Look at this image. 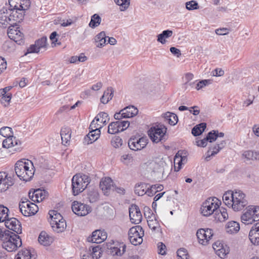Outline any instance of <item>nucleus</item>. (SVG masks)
<instances>
[{
    "mask_svg": "<svg viewBox=\"0 0 259 259\" xmlns=\"http://www.w3.org/2000/svg\"><path fill=\"white\" fill-rule=\"evenodd\" d=\"M10 8H3L0 11V26L6 28L8 25H17L22 21L24 12H20L18 8V3L14 0H9Z\"/></svg>",
    "mask_w": 259,
    "mask_h": 259,
    "instance_id": "f257e3e1",
    "label": "nucleus"
},
{
    "mask_svg": "<svg viewBox=\"0 0 259 259\" xmlns=\"http://www.w3.org/2000/svg\"><path fill=\"white\" fill-rule=\"evenodd\" d=\"M15 172L20 180L25 181H30L34 174L32 162L28 160L18 161L15 164Z\"/></svg>",
    "mask_w": 259,
    "mask_h": 259,
    "instance_id": "f03ea898",
    "label": "nucleus"
},
{
    "mask_svg": "<svg viewBox=\"0 0 259 259\" xmlns=\"http://www.w3.org/2000/svg\"><path fill=\"white\" fill-rule=\"evenodd\" d=\"M0 239L2 241L3 248L8 252L15 251L22 245L20 237L9 230L4 231Z\"/></svg>",
    "mask_w": 259,
    "mask_h": 259,
    "instance_id": "7ed1b4c3",
    "label": "nucleus"
},
{
    "mask_svg": "<svg viewBox=\"0 0 259 259\" xmlns=\"http://www.w3.org/2000/svg\"><path fill=\"white\" fill-rule=\"evenodd\" d=\"M141 167L147 171L155 173L158 176L163 175L164 171L169 168L163 158L159 157L143 163Z\"/></svg>",
    "mask_w": 259,
    "mask_h": 259,
    "instance_id": "20e7f679",
    "label": "nucleus"
},
{
    "mask_svg": "<svg viewBox=\"0 0 259 259\" xmlns=\"http://www.w3.org/2000/svg\"><path fill=\"white\" fill-rule=\"evenodd\" d=\"M88 176L84 174H76L72 179V189L74 195L82 192L90 183Z\"/></svg>",
    "mask_w": 259,
    "mask_h": 259,
    "instance_id": "39448f33",
    "label": "nucleus"
},
{
    "mask_svg": "<svg viewBox=\"0 0 259 259\" xmlns=\"http://www.w3.org/2000/svg\"><path fill=\"white\" fill-rule=\"evenodd\" d=\"M166 128L163 125L152 126L148 131V135L153 143L165 142L167 139Z\"/></svg>",
    "mask_w": 259,
    "mask_h": 259,
    "instance_id": "423d86ee",
    "label": "nucleus"
},
{
    "mask_svg": "<svg viewBox=\"0 0 259 259\" xmlns=\"http://www.w3.org/2000/svg\"><path fill=\"white\" fill-rule=\"evenodd\" d=\"M221 203V201L216 197L208 198L201 206V213L205 217L210 216L214 211H218L217 209Z\"/></svg>",
    "mask_w": 259,
    "mask_h": 259,
    "instance_id": "0eeeda50",
    "label": "nucleus"
},
{
    "mask_svg": "<svg viewBox=\"0 0 259 259\" xmlns=\"http://www.w3.org/2000/svg\"><path fill=\"white\" fill-rule=\"evenodd\" d=\"M241 222L245 225L252 224L259 220V206H249L241 217Z\"/></svg>",
    "mask_w": 259,
    "mask_h": 259,
    "instance_id": "6e6552de",
    "label": "nucleus"
},
{
    "mask_svg": "<svg viewBox=\"0 0 259 259\" xmlns=\"http://www.w3.org/2000/svg\"><path fill=\"white\" fill-rule=\"evenodd\" d=\"M19 207L22 214L29 217L35 214L38 210V206L27 198H23L19 203Z\"/></svg>",
    "mask_w": 259,
    "mask_h": 259,
    "instance_id": "1a4fd4ad",
    "label": "nucleus"
},
{
    "mask_svg": "<svg viewBox=\"0 0 259 259\" xmlns=\"http://www.w3.org/2000/svg\"><path fill=\"white\" fill-rule=\"evenodd\" d=\"M231 208L235 211L242 210L247 204L245 195L240 190H235Z\"/></svg>",
    "mask_w": 259,
    "mask_h": 259,
    "instance_id": "9d476101",
    "label": "nucleus"
},
{
    "mask_svg": "<svg viewBox=\"0 0 259 259\" xmlns=\"http://www.w3.org/2000/svg\"><path fill=\"white\" fill-rule=\"evenodd\" d=\"M144 233L140 226H136L131 228L128 231V237L131 243L134 245L141 244Z\"/></svg>",
    "mask_w": 259,
    "mask_h": 259,
    "instance_id": "9b49d317",
    "label": "nucleus"
},
{
    "mask_svg": "<svg viewBox=\"0 0 259 259\" xmlns=\"http://www.w3.org/2000/svg\"><path fill=\"white\" fill-rule=\"evenodd\" d=\"M158 188L159 190H162L163 187L160 184H155L152 185L150 188L147 187V185L145 183H140L137 184L135 187V192L139 196H143L147 194L149 196H153L154 193L152 192L154 189Z\"/></svg>",
    "mask_w": 259,
    "mask_h": 259,
    "instance_id": "f8f14e48",
    "label": "nucleus"
},
{
    "mask_svg": "<svg viewBox=\"0 0 259 259\" xmlns=\"http://www.w3.org/2000/svg\"><path fill=\"white\" fill-rule=\"evenodd\" d=\"M17 25H10L8 29L7 34L9 37L19 45L24 44V35L16 27Z\"/></svg>",
    "mask_w": 259,
    "mask_h": 259,
    "instance_id": "ddd939ff",
    "label": "nucleus"
},
{
    "mask_svg": "<svg viewBox=\"0 0 259 259\" xmlns=\"http://www.w3.org/2000/svg\"><path fill=\"white\" fill-rule=\"evenodd\" d=\"M71 208L75 214L80 217L87 215L92 211L91 207L89 205L77 201L72 202Z\"/></svg>",
    "mask_w": 259,
    "mask_h": 259,
    "instance_id": "4468645a",
    "label": "nucleus"
},
{
    "mask_svg": "<svg viewBox=\"0 0 259 259\" xmlns=\"http://www.w3.org/2000/svg\"><path fill=\"white\" fill-rule=\"evenodd\" d=\"M147 143L148 139L146 137H133L129 139L128 142L130 148L134 151L140 150L143 149Z\"/></svg>",
    "mask_w": 259,
    "mask_h": 259,
    "instance_id": "2eb2a0df",
    "label": "nucleus"
},
{
    "mask_svg": "<svg viewBox=\"0 0 259 259\" xmlns=\"http://www.w3.org/2000/svg\"><path fill=\"white\" fill-rule=\"evenodd\" d=\"M138 110L134 106H129L121 110L119 112L114 114V118L120 120L122 118H131L136 115Z\"/></svg>",
    "mask_w": 259,
    "mask_h": 259,
    "instance_id": "dca6fc26",
    "label": "nucleus"
},
{
    "mask_svg": "<svg viewBox=\"0 0 259 259\" xmlns=\"http://www.w3.org/2000/svg\"><path fill=\"white\" fill-rule=\"evenodd\" d=\"M196 235L199 243L203 245H206L213 236V231L208 228L200 229L197 231Z\"/></svg>",
    "mask_w": 259,
    "mask_h": 259,
    "instance_id": "f3484780",
    "label": "nucleus"
},
{
    "mask_svg": "<svg viewBox=\"0 0 259 259\" xmlns=\"http://www.w3.org/2000/svg\"><path fill=\"white\" fill-rule=\"evenodd\" d=\"M14 184V180L12 177L5 172H0V192L6 191Z\"/></svg>",
    "mask_w": 259,
    "mask_h": 259,
    "instance_id": "a211bd4d",
    "label": "nucleus"
},
{
    "mask_svg": "<svg viewBox=\"0 0 259 259\" xmlns=\"http://www.w3.org/2000/svg\"><path fill=\"white\" fill-rule=\"evenodd\" d=\"M129 215L131 222L135 224H138L142 220V215L139 207L136 204H132L129 207Z\"/></svg>",
    "mask_w": 259,
    "mask_h": 259,
    "instance_id": "6ab92c4d",
    "label": "nucleus"
},
{
    "mask_svg": "<svg viewBox=\"0 0 259 259\" xmlns=\"http://www.w3.org/2000/svg\"><path fill=\"white\" fill-rule=\"evenodd\" d=\"M21 142L13 136L7 137L3 142V147L5 148L14 147V151H20L21 150Z\"/></svg>",
    "mask_w": 259,
    "mask_h": 259,
    "instance_id": "aec40b11",
    "label": "nucleus"
},
{
    "mask_svg": "<svg viewBox=\"0 0 259 259\" xmlns=\"http://www.w3.org/2000/svg\"><path fill=\"white\" fill-rule=\"evenodd\" d=\"M47 46V37H42L36 40L34 45H32L28 49V53H38L42 49H46Z\"/></svg>",
    "mask_w": 259,
    "mask_h": 259,
    "instance_id": "412c9836",
    "label": "nucleus"
},
{
    "mask_svg": "<svg viewBox=\"0 0 259 259\" xmlns=\"http://www.w3.org/2000/svg\"><path fill=\"white\" fill-rule=\"evenodd\" d=\"M6 227L17 234L21 233L22 228L20 222L16 218H8L4 221Z\"/></svg>",
    "mask_w": 259,
    "mask_h": 259,
    "instance_id": "4be33fe9",
    "label": "nucleus"
},
{
    "mask_svg": "<svg viewBox=\"0 0 259 259\" xmlns=\"http://www.w3.org/2000/svg\"><path fill=\"white\" fill-rule=\"evenodd\" d=\"M107 234L104 230H97L94 231L91 237L88 238V241L95 243H101L107 238Z\"/></svg>",
    "mask_w": 259,
    "mask_h": 259,
    "instance_id": "5701e85b",
    "label": "nucleus"
},
{
    "mask_svg": "<svg viewBox=\"0 0 259 259\" xmlns=\"http://www.w3.org/2000/svg\"><path fill=\"white\" fill-rule=\"evenodd\" d=\"M48 195V192L45 190L37 189L34 190L32 194L31 192L29 193V196L31 200L35 202L41 201Z\"/></svg>",
    "mask_w": 259,
    "mask_h": 259,
    "instance_id": "b1692460",
    "label": "nucleus"
},
{
    "mask_svg": "<svg viewBox=\"0 0 259 259\" xmlns=\"http://www.w3.org/2000/svg\"><path fill=\"white\" fill-rule=\"evenodd\" d=\"M249 238L253 244L259 243V222L252 226L249 232Z\"/></svg>",
    "mask_w": 259,
    "mask_h": 259,
    "instance_id": "393cba45",
    "label": "nucleus"
},
{
    "mask_svg": "<svg viewBox=\"0 0 259 259\" xmlns=\"http://www.w3.org/2000/svg\"><path fill=\"white\" fill-rule=\"evenodd\" d=\"M225 141H222L219 144H218L217 145L210 148L206 153V155L205 158V160H210L211 157L217 154L220 151V150L225 147Z\"/></svg>",
    "mask_w": 259,
    "mask_h": 259,
    "instance_id": "a878e982",
    "label": "nucleus"
},
{
    "mask_svg": "<svg viewBox=\"0 0 259 259\" xmlns=\"http://www.w3.org/2000/svg\"><path fill=\"white\" fill-rule=\"evenodd\" d=\"M100 186L104 194L107 195L108 192L111 190H114V187L113 185V182L111 178H105L102 179L100 182Z\"/></svg>",
    "mask_w": 259,
    "mask_h": 259,
    "instance_id": "bb28decb",
    "label": "nucleus"
},
{
    "mask_svg": "<svg viewBox=\"0 0 259 259\" xmlns=\"http://www.w3.org/2000/svg\"><path fill=\"white\" fill-rule=\"evenodd\" d=\"M126 245L123 243H118L110 247V253L112 255L121 256L125 251Z\"/></svg>",
    "mask_w": 259,
    "mask_h": 259,
    "instance_id": "cd10ccee",
    "label": "nucleus"
},
{
    "mask_svg": "<svg viewBox=\"0 0 259 259\" xmlns=\"http://www.w3.org/2000/svg\"><path fill=\"white\" fill-rule=\"evenodd\" d=\"M38 241L44 246H49L53 242V239L46 232L42 231L38 236Z\"/></svg>",
    "mask_w": 259,
    "mask_h": 259,
    "instance_id": "c85d7f7f",
    "label": "nucleus"
},
{
    "mask_svg": "<svg viewBox=\"0 0 259 259\" xmlns=\"http://www.w3.org/2000/svg\"><path fill=\"white\" fill-rule=\"evenodd\" d=\"M95 120L101 125V127L106 125L109 121V117L108 114L104 112L99 113L95 118Z\"/></svg>",
    "mask_w": 259,
    "mask_h": 259,
    "instance_id": "c756f323",
    "label": "nucleus"
},
{
    "mask_svg": "<svg viewBox=\"0 0 259 259\" xmlns=\"http://www.w3.org/2000/svg\"><path fill=\"white\" fill-rule=\"evenodd\" d=\"M107 37L104 31H101L98 33L95 37L96 46L98 48L104 47L106 44Z\"/></svg>",
    "mask_w": 259,
    "mask_h": 259,
    "instance_id": "7c9ffc66",
    "label": "nucleus"
},
{
    "mask_svg": "<svg viewBox=\"0 0 259 259\" xmlns=\"http://www.w3.org/2000/svg\"><path fill=\"white\" fill-rule=\"evenodd\" d=\"M149 227L153 231L159 232L160 230V225L155 219L154 216H148L147 220Z\"/></svg>",
    "mask_w": 259,
    "mask_h": 259,
    "instance_id": "2f4dec72",
    "label": "nucleus"
},
{
    "mask_svg": "<svg viewBox=\"0 0 259 259\" xmlns=\"http://www.w3.org/2000/svg\"><path fill=\"white\" fill-rule=\"evenodd\" d=\"M240 229V225L235 221H231L227 223L226 226V232L230 234L236 233Z\"/></svg>",
    "mask_w": 259,
    "mask_h": 259,
    "instance_id": "473e14b6",
    "label": "nucleus"
},
{
    "mask_svg": "<svg viewBox=\"0 0 259 259\" xmlns=\"http://www.w3.org/2000/svg\"><path fill=\"white\" fill-rule=\"evenodd\" d=\"M242 156L247 160H259V152L252 150L245 151L242 154Z\"/></svg>",
    "mask_w": 259,
    "mask_h": 259,
    "instance_id": "72a5a7b5",
    "label": "nucleus"
},
{
    "mask_svg": "<svg viewBox=\"0 0 259 259\" xmlns=\"http://www.w3.org/2000/svg\"><path fill=\"white\" fill-rule=\"evenodd\" d=\"M100 134V130L94 129L93 131H90V133L87 135V138H85L88 144L92 143L96 141Z\"/></svg>",
    "mask_w": 259,
    "mask_h": 259,
    "instance_id": "f704fd0d",
    "label": "nucleus"
},
{
    "mask_svg": "<svg viewBox=\"0 0 259 259\" xmlns=\"http://www.w3.org/2000/svg\"><path fill=\"white\" fill-rule=\"evenodd\" d=\"M51 218L50 224L51 226L56 225V223L63 219L61 214L55 210H51L49 213Z\"/></svg>",
    "mask_w": 259,
    "mask_h": 259,
    "instance_id": "c9c22d12",
    "label": "nucleus"
},
{
    "mask_svg": "<svg viewBox=\"0 0 259 259\" xmlns=\"http://www.w3.org/2000/svg\"><path fill=\"white\" fill-rule=\"evenodd\" d=\"M113 93L114 91L112 88H108L107 90L104 92L103 96L101 98V102L103 104H107L112 98Z\"/></svg>",
    "mask_w": 259,
    "mask_h": 259,
    "instance_id": "e433bc0d",
    "label": "nucleus"
},
{
    "mask_svg": "<svg viewBox=\"0 0 259 259\" xmlns=\"http://www.w3.org/2000/svg\"><path fill=\"white\" fill-rule=\"evenodd\" d=\"M173 32L172 30H166L157 35V41L162 44L166 43V38H168L172 36Z\"/></svg>",
    "mask_w": 259,
    "mask_h": 259,
    "instance_id": "4c0bfd02",
    "label": "nucleus"
},
{
    "mask_svg": "<svg viewBox=\"0 0 259 259\" xmlns=\"http://www.w3.org/2000/svg\"><path fill=\"white\" fill-rule=\"evenodd\" d=\"M14 2L18 3V8L20 12H23L27 10L30 6V0H14Z\"/></svg>",
    "mask_w": 259,
    "mask_h": 259,
    "instance_id": "58836bf2",
    "label": "nucleus"
},
{
    "mask_svg": "<svg viewBox=\"0 0 259 259\" xmlns=\"http://www.w3.org/2000/svg\"><path fill=\"white\" fill-rule=\"evenodd\" d=\"M186 160V158L184 156L182 157L181 155H179L178 153H177L174 158V169L176 171H178L181 168L182 164L183 161Z\"/></svg>",
    "mask_w": 259,
    "mask_h": 259,
    "instance_id": "ea45409f",
    "label": "nucleus"
},
{
    "mask_svg": "<svg viewBox=\"0 0 259 259\" xmlns=\"http://www.w3.org/2000/svg\"><path fill=\"white\" fill-rule=\"evenodd\" d=\"M234 191H229L225 192L223 195V200L224 203L229 207H231V204L233 201V197L234 195Z\"/></svg>",
    "mask_w": 259,
    "mask_h": 259,
    "instance_id": "a19ab883",
    "label": "nucleus"
},
{
    "mask_svg": "<svg viewBox=\"0 0 259 259\" xmlns=\"http://www.w3.org/2000/svg\"><path fill=\"white\" fill-rule=\"evenodd\" d=\"M164 117L165 120L168 121L169 124L172 125H175L178 121L177 115L169 112L165 113Z\"/></svg>",
    "mask_w": 259,
    "mask_h": 259,
    "instance_id": "79ce46f5",
    "label": "nucleus"
},
{
    "mask_svg": "<svg viewBox=\"0 0 259 259\" xmlns=\"http://www.w3.org/2000/svg\"><path fill=\"white\" fill-rule=\"evenodd\" d=\"M206 127V124L204 122L201 123L195 126L192 130V134L194 136L200 135Z\"/></svg>",
    "mask_w": 259,
    "mask_h": 259,
    "instance_id": "37998d69",
    "label": "nucleus"
},
{
    "mask_svg": "<svg viewBox=\"0 0 259 259\" xmlns=\"http://www.w3.org/2000/svg\"><path fill=\"white\" fill-rule=\"evenodd\" d=\"M88 199L90 203H95L99 199V194L96 189H92L88 193Z\"/></svg>",
    "mask_w": 259,
    "mask_h": 259,
    "instance_id": "c03bdc74",
    "label": "nucleus"
},
{
    "mask_svg": "<svg viewBox=\"0 0 259 259\" xmlns=\"http://www.w3.org/2000/svg\"><path fill=\"white\" fill-rule=\"evenodd\" d=\"M62 143H67L71 138L70 130L68 127L62 128L60 133Z\"/></svg>",
    "mask_w": 259,
    "mask_h": 259,
    "instance_id": "a18cd8bd",
    "label": "nucleus"
},
{
    "mask_svg": "<svg viewBox=\"0 0 259 259\" xmlns=\"http://www.w3.org/2000/svg\"><path fill=\"white\" fill-rule=\"evenodd\" d=\"M32 257L29 250L24 249L19 251L15 257V259H31Z\"/></svg>",
    "mask_w": 259,
    "mask_h": 259,
    "instance_id": "49530a36",
    "label": "nucleus"
},
{
    "mask_svg": "<svg viewBox=\"0 0 259 259\" xmlns=\"http://www.w3.org/2000/svg\"><path fill=\"white\" fill-rule=\"evenodd\" d=\"M66 227V224L65 220L63 219L61 221L57 222L56 225L52 226L54 231L57 233L63 232Z\"/></svg>",
    "mask_w": 259,
    "mask_h": 259,
    "instance_id": "de8ad7c7",
    "label": "nucleus"
},
{
    "mask_svg": "<svg viewBox=\"0 0 259 259\" xmlns=\"http://www.w3.org/2000/svg\"><path fill=\"white\" fill-rule=\"evenodd\" d=\"M101 22V18L99 15L95 14L91 17V20L89 23V26L91 28H95L99 26Z\"/></svg>",
    "mask_w": 259,
    "mask_h": 259,
    "instance_id": "09e8293b",
    "label": "nucleus"
},
{
    "mask_svg": "<svg viewBox=\"0 0 259 259\" xmlns=\"http://www.w3.org/2000/svg\"><path fill=\"white\" fill-rule=\"evenodd\" d=\"M90 251L93 259H98L101 255V247L98 245L90 248Z\"/></svg>",
    "mask_w": 259,
    "mask_h": 259,
    "instance_id": "8fccbe9b",
    "label": "nucleus"
},
{
    "mask_svg": "<svg viewBox=\"0 0 259 259\" xmlns=\"http://www.w3.org/2000/svg\"><path fill=\"white\" fill-rule=\"evenodd\" d=\"M130 0H114L116 4L120 6V10L121 11H124L128 8L130 4Z\"/></svg>",
    "mask_w": 259,
    "mask_h": 259,
    "instance_id": "3c124183",
    "label": "nucleus"
},
{
    "mask_svg": "<svg viewBox=\"0 0 259 259\" xmlns=\"http://www.w3.org/2000/svg\"><path fill=\"white\" fill-rule=\"evenodd\" d=\"M9 209L4 205H0V222H4L8 217Z\"/></svg>",
    "mask_w": 259,
    "mask_h": 259,
    "instance_id": "603ef678",
    "label": "nucleus"
},
{
    "mask_svg": "<svg viewBox=\"0 0 259 259\" xmlns=\"http://www.w3.org/2000/svg\"><path fill=\"white\" fill-rule=\"evenodd\" d=\"M118 126L116 121L110 123L108 125V133L110 134H115L120 132Z\"/></svg>",
    "mask_w": 259,
    "mask_h": 259,
    "instance_id": "864d4df0",
    "label": "nucleus"
},
{
    "mask_svg": "<svg viewBox=\"0 0 259 259\" xmlns=\"http://www.w3.org/2000/svg\"><path fill=\"white\" fill-rule=\"evenodd\" d=\"M178 259H188L189 254L187 250L184 248H181L177 251Z\"/></svg>",
    "mask_w": 259,
    "mask_h": 259,
    "instance_id": "5fc2aeb1",
    "label": "nucleus"
},
{
    "mask_svg": "<svg viewBox=\"0 0 259 259\" xmlns=\"http://www.w3.org/2000/svg\"><path fill=\"white\" fill-rule=\"evenodd\" d=\"M0 135L4 137L12 136V128L8 126L2 127L0 129Z\"/></svg>",
    "mask_w": 259,
    "mask_h": 259,
    "instance_id": "6e6d98bb",
    "label": "nucleus"
},
{
    "mask_svg": "<svg viewBox=\"0 0 259 259\" xmlns=\"http://www.w3.org/2000/svg\"><path fill=\"white\" fill-rule=\"evenodd\" d=\"M218 213V219L220 222H224L228 219L229 216L226 209L222 208Z\"/></svg>",
    "mask_w": 259,
    "mask_h": 259,
    "instance_id": "4d7b16f0",
    "label": "nucleus"
},
{
    "mask_svg": "<svg viewBox=\"0 0 259 259\" xmlns=\"http://www.w3.org/2000/svg\"><path fill=\"white\" fill-rule=\"evenodd\" d=\"M216 254L221 258H223L229 253L228 248L223 246L221 249L215 248Z\"/></svg>",
    "mask_w": 259,
    "mask_h": 259,
    "instance_id": "13d9d810",
    "label": "nucleus"
},
{
    "mask_svg": "<svg viewBox=\"0 0 259 259\" xmlns=\"http://www.w3.org/2000/svg\"><path fill=\"white\" fill-rule=\"evenodd\" d=\"M118 128L120 132H122L126 130L130 125V122L128 121H120L118 120L116 121Z\"/></svg>",
    "mask_w": 259,
    "mask_h": 259,
    "instance_id": "bf43d9fd",
    "label": "nucleus"
},
{
    "mask_svg": "<svg viewBox=\"0 0 259 259\" xmlns=\"http://www.w3.org/2000/svg\"><path fill=\"white\" fill-rule=\"evenodd\" d=\"M186 7L188 10H197L199 8L198 3L194 1L187 2L186 3Z\"/></svg>",
    "mask_w": 259,
    "mask_h": 259,
    "instance_id": "052dcab7",
    "label": "nucleus"
},
{
    "mask_svg": "<svg viewBox=\"0 0 259 259\" xmlns=\"http://www.w3.org/2000/svg\"><path fill=\"white\" fill-rule=\"evenodd\" d=\"M210 83V80H208V79L202 80L196 83L195 89L198 91V90L203 88L207 84H208Z\"/></svg>",
    "mask_w": 259,
    "mask_h": 259,
    "instance_id": "680f3d73",
    "label": "nucleus"
},
{
    "mask_svg": "<svg viewBox=\"0 0 259 259\" xmlns=\"http://www.w3.org/2000/svg\"><path fill=\"white\" fill-rule=\"evenodd\" d=\"M111 144L114 148H119L122 145V140L119 137H115L112 140Z\"/></svg>",
    "mask_w": 259,
    "mask_h": 259,
    "instance_id": "e2e57ef3",
    "label": "nucleus"
},
{
    "mask_svg": "<svg viewBox=\"0 0 259 259\" xmlns=\"http://www.w3.org/2000/svg\"><path fill=\"white\" fill-rule=\"evenodd\" d=\"M121 161L125 165H128L133 162V157L131 155L124 154L121 157Z\"/></svg>",
    "mask_w": 259,
    "mask_h": 259,
    "instance_id": "0e129e2a",
    "label": "nucleus"
},
{
    "mask_svg": "<svg viewBox=\"0 0 259 259\" xmlns=\"http://www.w3.org/2000/svg\"><path fill=\"white\" fill-rule=\"evenodd\" d=\"M12 98V94L8 93L7 95L4 96L1 99V102L5 106L9 105Z\"/></svg>",
    "mask_w": 259,
    "mask_h": 259,
    "instance_id": "69168bd1",
    "label": "nucleus"
},
{
    "mask_svg": "<svg viewBox=\"0 0 259 259\" xmlns=\"http://www.w3.org/2000/svg\"><path fill=\"white\" fill-rule=\"evenodd\" d=\"M206 139L208 142L211 143L217 140L216 135L215 134V131H212L209 132L206 136Z\"/></svg>",
    "mask_w": 259,
    "mask_h": 259,
    "instance_id": "338daca9",
    "label": "nucleus"
},
{
    "mask_svg": "<svg viewBox=\"0 0 259 259\" xmlns=\"http://www.w3.org/2000/svg\"><path fill=\"white\" fill-rule=\"evenodd\" d=\"M196 81H188L185 82L183 87L185 90H190V89H193L196 86Z\"/></svg>",
    "mask_w": 259,
    "mask_h": 259,
    "instance_id": "774afa93",
    "label": "nucleus"
}]
</instances>
